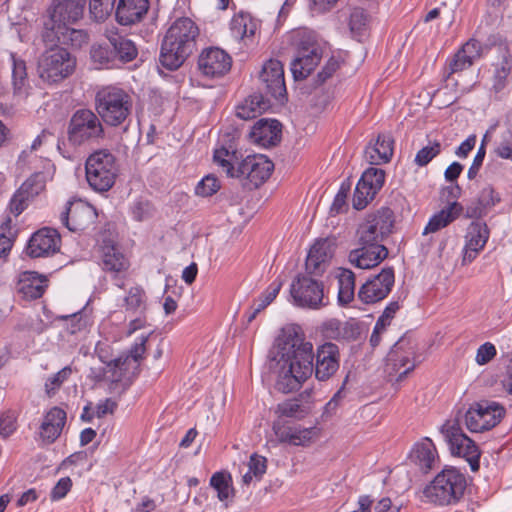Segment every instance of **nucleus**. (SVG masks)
Wrapping results in <instances>:
<instances>
[{
    "instance_id": "1",
    "label": "nucleus",
    "mask_w": 512,
    "mask_h": 512,
    "mask_svg": "<svg viewBox=\"0 0 512 512\" xmlns=\"http://www.w3.org/2000/svg\"><path fill=\"white\" fill-rule=\"evenodd\" d=\"M276 389L282 393L299 390L313 373V344L295 330L277 339Z\"/></svg>"
},
{
    "instance_id": "2",
    "label": "nucleus",
    "mask_w": 512,
    "mask_h": 512,
    "mask_svg": "<svg viewBox=\"0 0 512 512\" xmlns=\"http://www.w3.org/2000/svg\"><path fill=\"white\" fill-rule=\"evenodd\" d=\"M198 34L199 29L190 18L175 20L162 41L160 64L170 71L178 69L192 54Z\"/></svg>"
},
{
    "instance_id": "3",
    "label": "nucleus",
    "mask_w": 512,
    "mask_h": 512,
    "mask_svg": "<svg viewBox=\"0 0 512 512\" xmlns=\"http://www.w3.org/2000/svg\"><path fill=\"white\" fill-rule=\"evenodd\" d=\"M289 41L295 51L290 64L293 77L295 80L305 79L319 64L324 44L314 31L307 28L293 30Z\"/></svg>"
},
{
    "instance_id": "4",
    "label": "nucleus",
    "mask_w": 512,
    "mask_h": 512,
    "mask_svg": "<svg viewBox=\"0 0 512 512\" xmlns=\"http://www.w3.org/2000/svg\"><path fill=\"white\" fill-rule=\"evenodd\" d=\"M95 106L100 118L110 126L125 124L133 108L132 97L124 89L107 85L95 96Z\"/></svg>"
},
{
    "instance_id": "5",
    "label": "nucleus",
    "mask_w": 512,
    "mask_h": 512,
    "mask_svg": "<svg viewBox=\"0 0 512 512\" xmlns=\"http://www.w3.org/2000/svg\"><path fill=\"white\" fill-rule=\"evenodd\" d=\"M466 486L465 475L454 467H447L424 487L423 495L429 502L451 505L463 497Z\"/></svg>"
},
{
    "instance_id": "6",
    "label": "nucleus",
    "mask_w": 512,
    "mask_h": 512,
    "mask_svg": "<svg viewBox=\"0 0 512 512\" xmlns=\"http://www.w3.org/2000/svg\"><path fill=\"white\" fill-rule=\"evenodd\" d=\"M86 179L97 192H107L115 183L118 168L116 159L107 150L92 153L85 163Z\"/></svg>"
},
{
    "instance_id": "7",
    "label": "nucleus",
    "mask_w": 512,
    "mask_h": 512,
    "mask_svg": "<svg viewBox=\"0 0 512 512\" xmlns=\"http://www.w3.org/2000/svg\"><path fill=\"white\" fill-rule=\"evenodd\" d=\"M75 67V57L61 47L46 50L38 61L39 76L47 83L61 82L74 72Z\"/></svg>"
},
{
    "instance_id": "8",
    "label": "nucleus",
    "mask_w": 512,
    "mask_h": 512,
    "mask_svg": "<svg viewBox=\"0 0 512 512\" xmlns=\"http://www.w3.org/2000/svg\"><path fill=\"white\" fill-rule=\"evenodd\" d=\"M99 117L89 109L77 110L69 121L68 141L75 146L99 142L104 137V127Z\"/></svg>"
},
{
    "instance_id": "9",
    "label": "nucleus",
    "mask_w": 512,
    "mask_h": 512,
    "mask_svg": "<svg viewBox=\"0 0 512 512\" xmlns=\"http://www.w3.org/2000/svg\"><path fill=\"white\" fill-rule=\"evenodd\" d=\"M440 430L449 446L451 454L463 457L469 463L472 471H478L480 467V449L462 431L459 423L457 421H446Z\"/></svg>"
},
{
    "instance_id": "10",
    "label": "nucleus",
    "mask_w": 512,
    "mask_h": 512,
    "mask_svg": "<svg viewBox=\"0 0 512 512\" xmlns=\"http://www.w3.org/2000/svg\"><path fill=\"white\" fill-rule=\"evenodd\" d=\"M148 339L149 335H140L126 355L109 361L105 376L113 383L129 380L134 376L139 369L140 361L144 358Z\"/></svg>"
},
{
    "instance_id": "11",
    "label": "nucleus",
    "mask_w": 512,
    "mask_h": 512,
    "mask_svg": "<svg viewBox=\"0 0 512 512\" xmlns=\"http://www.w3.org/2000/svg\"><path fill=\"white\" fill-rule=\"evenodd\" d=\"M393 225L394 215L390 208L383 207L368 214L357 229L358 244L383 245Z\"/></svg>"
},
{
    "instance_id": "12",
    "label": "nucleus",
    "mask_w": 512,
    "mask_h": 512,
    "mask_svg": "<svg viewBox=\"0 0 512 512\" xmlns=\"http://www.w3.org/2000/svg\"><path fill=\"white\" fill-rule=\"evenodd\" d=\"M505 413V408L495 401H480L465 412L464 422L470 432L480 433L498 425Z\"/></svg>"
},
{
    "instance_id": "13",
    "label": "nucleus",
    "mask_w": 512,
    "mask_h": 512,
    "mask_svg": "<svg viewBox=\"0 0 512 512\" xmlns=\"http://www.w3.org/2000/svg\"><path fill=\"white\" fill-rule=\"evenodd\" d=\"M274 169L273 162L265 155H248L237 163L235 178H239L249 188H257L263 184Z\"/></svg>"
},
{
    "instance_id": "14",
    "label": "nucleus",
    "mask_w": 512,
    "mask_h": 512,
    "mask_svg": "<svg viewBox=\"0 0 512 512\" xmlns=\"http://www.w3.org/2000/svg\"><path fill=\"white\" fill-rule=\"evenodd\" d=\"M291 296L299 307L319 309L327 305L323 284L308 275L298 276L291 284Z\"/></svg>"
},
{
    "instance_id": "15",
    "label": "nucleus",
    "mask_w": 512,
    "mask_h": 512,
    "mask_svg": "<svg viewBox=\"0 0 512 512\" xmlns=\"http://www.w3.org/2000/svg\"><path fill=\"white\" fill-rule=\"evenodd\" d=\"M96 218V209L81 199L68 201L60 214V221L72 232L85 230Z\"/></svg>"
},
{
    "instance_id": "16",
    "label": "nucleus",
    "mask_w": 512,
    "mask_h": 512,
    "mask_svg": "<svg viewBox=\"0 0 512 512\" xmlns=\"http://www.w3.org/2000/svg\"><path fill=\"white\" fill-rule=\"evenodd\" d=\"M395 282L394 270L385 267L373 278L367 280L358 291V298L365 304H374L385 299Z\"/></svg>"
},
{
    "instance_id": "17",
    "label": "nucleus",
    "mask_w": 512,
    "mask_h": 512,
    "mask_svg": "<svg viewBox=\"0 0 512 512\" xmlns=\"http://www.w3.org/2000/svg\"><path fill=\"white\" fill-rule=\"evenodd\" d=\"M384 181V170L375 167L366 169L356 185L353 207L357 210L364 209L382 188Z\"/></svg>"
},
{
    "instance_id": "18",
    "label": "nucleus",
    "mask_w": 512,
    "mask_h": 512,
    "mask_svg": "<svg viewBox=\"0 0 512 512\" xmlns=\"http://www.w3.org/2000/svg\"><path fill=\"white\" fill-rule=\"evenodd\" d=\"M272 430L277 443L303 447L309 446L319 434L317 427L290 425L280 420L273 423Z\"/></svg>"
},
{
    "instance_id": "19",
    "label": "nucleus",
    "mask_w": 512,
    "mask_h": 512,
    "mask_svg": "<svg viewBox=\"0 0 512 512\" xmlns=\"http://www.w3.org/2000/svg\"><path fill=\"white\" fill-rule=\"evenodd\" d=\"M263 89L277 101H282L286 95L283 65L279 60L270 59L264 63L260 73Z\"/></svg>"
},
{
    "instance_id": "20",
    "label": "nucleus",
    "mask_w": 512,
    "mask_h": 512,
    "mask_svg": "<svg viewBox=\"0 0 512 512\" xmlns=\"http://www.w3.org/2000/svg\"><path fill=\"white\" fill-rule=\"evenodd\" d=\"M232 59L218 47L204 49L198 59V67L203 75L211 78L225 75L231 68Z\"/></svg>"
},
{
    "instance_id": "21",
    "label": "nucleus",
    "mask_w": 512,
    "mask_h": 512,
    "mask_svg": "<svg viewBox=\"0 0 512 512\" xmlns=\"http://www.w3.org/2000/svg\"><path fill=\"white\" fill-rule=\"evenodd\" d=\"M85 2L86 0H53L49 10L51 29L76 23L83 15Z\"/></svg>"
},
{
    "instance_id": "22",
    "label": "nucleus",
    "mask_w": 512,
    "mask_h": 512,
    "mask_svg": "<svg viewBox=\"0 0 512 512\" xmlns=\"http://www.w3.org/2000/svg\"><path fill=\"white\" fill-rule=\"evenodd\" d=\"M490 231L485 222L472 221L466 230L464 236L465 245L463 247V262L471 263L482 251L489 239Z\"/></svg>"
},
{
    "instance_id": "23",
    "label": "nucleus",
    "mask_w": 512,
    "mask_h": 512,
    "mask_svg": "<svg viewBox=\"0 0 512 512\" xmlns=\"http://www.w3.org/2000/svg\"><path fill=\"white\" fill-rule=\"evenodd\" d=\"M66 418V412L63 409L52 407L43 416L36 440L42 445L54 443L62 433Z\"/></svg>"
},
{
    "instance_id": "24",
    "label": "nucleus",
    "mask_w": 512,
    "mask_h": 512,
    "mask_svg": "<svg viewBox=\"0 0 512 512\" xmlns=\"http://www.w3.org/2000/svg\"><path fill=\"white\" fill-rule=\"evenodd\" d=\"M339 348L327 342L317 348L315 377L319 381L331 378L339 369Z\"/></svg>"
},
{
    "instance_id": "25",
    "label": "nucleus",
    "mask_w": 512,
    "mask_h": 512,
    "mask_svg": "<svg viewBox=\"0 0 512 512\" xmlns=\"http://www.w3.org/2000/svg\"><path fill=\"white\" fill-rule=\"evenodd\" d=\"M99 253L101 267L104 271L117 276L128 270L130 266L129 259L112 240L103 239Z\"/></svg>"
},
{
    "instance_id": "26",
    "label": "nucleus",
    "mask_w": 512,
    "mask_h": 512,
    "mask_svg": "<svg viewBox=\"0 0 512 512\" xmlns=\"http://www.w3.org/2000/svg\"><path fill=\"white\" fill-rule=\"evenodd\" d=\"M282 126L275 119L258 120L249 133L250 141L259 147L269 148L277 145L281 140Z\"/></svg>"
},
{
    "instance_id": "27",
    "label": "nucleus",
    "mask_w": 512,
    "mask_h": 512,
    "mask_svg": "<svg viewBox=\"0 0 512 512\" xmlns=\"http://www.w3.org/2000/svg\"><path fill=\"white\" fill-rule=\"evenodd\" d=\"M60 236L55 229L43 228L32 235L27 254L33 258L44 257L59 250Z\"/></svg>"
},
{
    "instance_id": "28",
    "label": "nucleus",
    "mask_w": 512,
    "mask_h": 512,
    "mask_svg": "<svg viewBox=\"0 0 512 512\" xmlns=\"http://www.w3.org/2000/svg\"><path fill=\"white\" fill-rule=\"evenodd\" d=\"M388 256L384 245L358 244L349 253V262L359 269H371L379 265Z\"/></svg>"
},
{
    "instance_id": "29",
    "label": "nucleus",
    "mask_w": 512,
    "mask_h": 512,
    "mask_svg": "<svg viewBox=\"0 0 512 512\" xmlns=\"http://www.w3.org/2000/svg\"><path fill=\"white\" fill-rule=\"evenodd\" d=\"M45 187V176L35 173L28 178L16 191L10 201V210L16 216L27 207L28 201L38 195Z\"/></svg>"
},
{
    "instance_id": "30",
    "label": "nucleus",
    "mask_w": 512,
    "mask_h": 512,
    "mask_svg": "<svg viewBox=\"0 0 512 512\" xmlns=\"http://www.w3.org/2000/svg\"><path fill=\"white\" fill-rule=\"evenodd\" d=\"M321 333L326 339L338 342L354 341L360 335V327L355 319L340 321L332 318L321 325Z\"/></svg>"
},
{
    "instance_id": "31",
    "label": "nucleus",
    "mask_w": 512,
    "mask_h": 512,
    "mask_svg": "<svg viewBox=\"0 0 512 512\" xmlns=\"http://www.w3.org/2000/svg\"><path fill=\"white\" fill-rule=\"evenodd\" d=\"M47 282L44 275L34 271H24L18 275L16 291L26 300H35L44 294L48 286Z\"/></svg>"
},
{
    "instance_id": "32",
    "label": "nucleus",
    "mask_w": 512,
    "mask_h": 512,
    "mask_svg": "<svg viewBox=\"0 0 512 512\" xmlns=\"http://www.w3.org/2000/svg\"><path fill=\"white\" fill-rule=\"evenodd\" d=\"M334 246L328 239H319L310 248L306 259V270L309 273L320 274L322 267L333 256Z\"/></svg>"
},
{
    "instance_id": "33",
    "label": "nucleus",
    "mask_w": 512,
    "mask_h": 512,
    "mask_svg": "<svg viewBox=\"0 0 512 512\" xmlns=\"http://www.w3.org/2000/svg\"><path fill=\"white\" fill-rule=\"evenodd\" d=\"M149 8L148 0H119L116 19L121 25H131L140 21Z\"/></svg>"
},
{
    "instance_id": "34",
    "label": "nucleus",
    "mask_w": 512,
    "mask_h": 512,
    "mask_svg": "<svg viewBox=\"0 0 512 512\" xmlns=\"http://www.w3.org/2000/svg\"><path fill=\"white\" fill-rule=\"evenodd\" d=\"M463 212V206L459 202H451L440 211L433 214L423 230V235L436 233L447 227L460 217Z\"/></svg>"
},
{
    "instance_id": "35",
    "label": "nucleus",
    "mask_w": 512,
    "mask_h": 512,
    "mask_svg": "<svg viewBox=\"0 0 512 512\" xmlns=\"http://www.w3.org/2000/svg\"><path fill=\"white\" fill-rule=\"evenodd\" d=\"M411 461L423 472L430 471L438 460L436 447L428 437L417 442L410 453Z\"/></svg>"
},
{
    "instance_id": "36",
    "label": "nucleus",
    "mask_w": 512,
    "mask_h": 512,
    "mask_svg": "<svg viewBox=\"0 0 512 512\" xmlns=\"http://www.w3.org/2000/svg\"><path fill=\"white\" fill-rule=\"evenodd\" d=\"M415 367L410 353L401 351L400 348H393L388 356L386 362V370L390 377L395 376L396 381H402L408 373Z\"/></svg>"
},
{
    "instance_id": "37",
    "label": "nucleus",
    "mask_w": 512,
    "mask_h": 512,
    "mask_svg": "<svg viewBox=\"0 0 512 512\" xmlns=\"http://www.w3.org/2000/svg\"><path fill=\"white\" fill-rule=\"evenodd\" d=\"M259 29V23L249 13L235 14L230 21V32L237 41H251Z\"/></svg>"
},
{
    "instance_id": "38",
    "label": "nucleus",
    "mask_w": 512,
    "mask_h": 512,
    "mask_svg": "<svg viewBox=\"0 0 512 512\" xmlns=\"http://www.w3.org/2000/svg\"><path fill=\"white\" fill-rule=\"evenodd\" d=\"M394 141L390 135H378L374 144L365 149L366 160L373 165H380L390 161L393 155Z\"/></svg>"
},
{
    "instance_id": "39",
    "label": "nucleus",
    "mask_w": 512,
    "mask_h": 512,
    "mask_svg": "<svg viewBox=\"0 0 512 512\" xmlns=\"http://www.w3.org/2000/svg\"><path fill=\"white\" fill-rule=\"evenodd\" d=\"M270 107V102L262 94H252L236 107V116L249 120L264 113Z\"/></svg>"
},
{
    "instance_id": "40",
    "label": "nucleus",
    "mask_w": 512,
    "mask_h": 512,
    "mask_svg": "<svg viewBox=\"0 0 512 512\" xmlns=\"http://www.w3.org/2000/svg\"><path fill=\"white\" fill-rule=\"evenodd\" d=\"M108 40L113 48L115 59L118 58L121 62L126 63L137 57L138 50L132 40L116 33L108 36Z\"/></svg>"
},
{
    "instance_id": "41",
    "label": "nucleus",
    "mask_w": 512,
    "mask_h": 512,
    "mask_svg": "<svg viewBox=\"0 0 512 512\" xmlns=\"http://www.w3.org/2000/svg\"><path fill=\"white\" fill-rule=\"evenodd\" d=\"M338 279V302L344 306L349 304L355 297V275L346 268L339 269Z\"/></svg>"
},
{
    "instance_id": "42",
    "label": "nucleus",
    "mask_w": 512,
    "mask_h": 512,
    "mask_svg": "<svg viewBox=\"0 0 512 512\" xmlns=\"http://www.w3.org/2000/svg\"><path fill=\"white\" fill-rule=\"evenodd\" d=\"M210 486L217 492L221 502H226L234 495L232 476L228 472H215L210 478Z\"/></svg>"
},
{
    "instance_id": "43",
    "label": "nucleus",
    "mask_w": 512,
    "mask_h": 512,
    "mask_svg": "<svg viewBox=\"0 0 512 512\" xmlns=\"http://www.w3.org/2000/svg\"><path fill=\"white\" fill-rule=\"evenodd\" d=\"M282 287V281L279 279H275L268 288L261 294V296L253 303L251 306V313L247 316L248 322L253 321L257 314L264 310L268 305H270L278 293L280 292Z\"/></svg>"
},
{
    "instance_id": "44",
    "label": "nucleus",
    "mask_w": 512,
    "mask_h": 512,
    "mask_svg": "<svg viewBox=\"0 0 512 512\" xmlns=\"http://www.w3.org/2000/svg\"><path fill=\"white\" fill-rule=\"evenodd\" d=\"M53 31L58 41L70 44L73 47H81L88 40L87 33L84 30L72 28L70 25H59Z\"/></svg>"
},
{
    "instance_id": "45",
    "label": "nucleus",
    "mask_w": 512,
    "mask_h": 512,
    "mask_svg": "<svg viewBox=\"0 0 512 512\" xmlns=\"http://www.w3.org/2000/svg\"><path fill=\"white\" fill-rule=\"evenodd\" d=\"M124 302L125 310L128 314L146 313L147 311L146 294L139 286L129 289Z\"/></svg>"
},
{
    "instance_id": "46",
    "label": "nucleus",
    "mask_w": 512,
    "mask_h": 512,
    "mask_svg": "<svg viewBox=\"0 0 512 512\" xmlns=\"http://www.w3.org/2000/svg\"><path fill=\"white\" fill-rule=\"evenodd\" d=\"M510 73L511 61L507 57H503L500 62L494 64L492 73V89L495 92H500L506 87Z\"/></svg>"
},
{
    "instance_id": "47",
    "label": "nucleus",
    "mask_w": 512,
    "mask_h": 512,
    "mask_svg": "<svg viewBox=\"0 0 512 512\" xmlns=\"http://www.w3.org/2000/svg\"><path fill=\"white\" fill-rule=\"evenodd\" d=\"M90 56L96 69L110 68L115 61L113 48L110 49L106 45H93L90 50Z\"/></svg>"
},
{
    "instance_id": "48",
    "label": "nucleus",
    "mask_w": 512,
    "mask_h": 512,
    "mask_svg": "<svg viewBox=\"0 0 512 512\" xmlns=\"http://www.w3.org/2000/svg\"><path fill=\"white\" fill-rule=\"evenodd\" d=\"M12 64V82L16 93L21 94L27 81L26 63L18 58L15 53L9 54Z\"/></svg>"
},
{
    "instance_id": "49",
    "label": "nucleus",
    "mask_w": 512,
    "mask_h": 512,
    "mask_svg": "<svg viewBox=\"0 0 512 512\" xmlns=\"http://www.w3.org/2000/svg\"><path fill=\"white\" fill-rule=\"evenodd\" d=\"M213 160L229 177L234 178L236 173L235 162L237 160L235 151H229L225 147L217 148L214 151Z\"/></svg>"
},
{
    "instance_id": "50",
    "label": "nucleus",
    "mask_w": 512,
    "mask_h": 512,
    "mask_svg": "<svg viewBox=\"0 0 512 512\" xmlns=\"http://www.w3.org/2000/svg\"><path fill=\"white\" fill-rule=\"evenodd\" d=\"M277 411L280 416L302 419L309 414L310 408L302 405L298 400H287L278 405Z\"/></svg>"
},
{
    "instance_id": "51",
    "label": "nucleus",
    "mask_w": 512,
    "mask_h": 512,
    "mask_svg": "<svg viewBox=\"0 0 512 512\" xmlns=\"http://www.w3.org/2000/svg\"><path fill=\"white\" fill-rule=\"evenodd\" d=\"M63 318L67 321L66 328L71 334L86 330L92 323L90 316L87 314L86 307L77 313Z\"/></svg>"
},
{
    "instance_id": "52",
    "label": "nucleus",
    "mask_w": 512,
    "mask_h": 512,
    "mask_svg": "<svg viewBox=\"0 0 512 512\" xmlns=\"http://www.w3.org/2000/svg\"><path fill=\"white\" fill-rule=\"evenodd\" d=\"M115 3L116 0H90V14L98 22L105 21L113 12Z\"/></svg>"
},
{
    "instance_id": "53",
    "label": "nucleus",
    "mask_w": 512,
    "mask_h": 512,
    "mask_svg": "<svg viewBox=\"0 0 512 512\" xmlns=\"http://www.w3.org/2000/svg\"><path fill=\"white\" fill-rule=\"evenodd\" d=\"M221 188L219 179L214 174L204 176L195 186L194 192L199 197H210Z\"/></svg>"
},
{
    "instance_id": "54",
    "label": "nucleus",
    "mask_w": 512,
    "mask_h": 512,
    "mask_svg": "<svg viewBox=\"0 0 512 512\" xmlns=\"http://www.w3.org/2000/svg\"><path fill=\"white\" fill-rule=\"evenodd\" d=\"M72 374L71 366H65L57 373L51 375L46 379L45 382V392L51 397L56 394V392L60 389L62 384L66 382Z\"/></svg>"
},
{
    "instance_id": "55",
    "label": "nucleus",
    "mask_w": 512,
    "mask_h": 512,
    "mask_svg": "<svg viewBox=\"0 0 512 512\" xmlns=\"http://www.w3.org/2000/svg\"><path fill=\"white\" fill-rule=\"evenodd\" d=\"M440 152L441 143L434 141L417 152L414 163L419 167H424L438 156Z\"/></svg>"
},
{
    "instance_id": "56",
    "label": "nucleus",
    "mask_w": 512,
    "mask_h": 512,
    "mask_svg": "<svg viewBox=\"0 0 512 512\" xmlns=\"http://www.w3.org/2000/svg\"><path fill=\"white\" fill-rule=\"evenodd\" d=\"M13 246V235L9 221L0 225V260L6 258Z\"/></svg>"
},
{
    "instance_id": "57",
    "label": "nucleus",
    "mask_w": 512,
    "mask_h": 512,
    "mask_svg": "<svg viewBox=\"0 0 512 512\" xmlns=\"http://www.w3.org/2000/svg\"><path fill=\"white\" fill-rule=\"evenodd\" d=\"M153 208L149 201L136 199L131 205V214L134 220L143 221L152 216Z\"/></svg>"
},
{
    "instance_id": "58",
    "label": "nucleus",
    "mask_w": 512,
    "mask_h": 512,
    "mask_svg": "<svg viewBox=\"0 0 512 512\" xmlns=\"http://www.w3.org/2000/svg\"><path fill=\"white\" fill-rule=\"evenodd\" d=\"M473 61L466 57L464 53L459 49L449 60H448V75L461 72L473 65Z\"/></svg>"
},
{
    "instance_id": "59",
    "label": "nucleus",
    "mask_w": 512,
    "mask_h": 512,
    "mask_svg": "<svg viewBox=\"0 0 512 512\" xmlns=\"http://www.w3.org/2000/svg\"><path fill=\"white\" fill-rule=\"evenodd\" d=\"M367 25V15L361 8H355L350 14L349 26L351 32L356 35H361Z\"/></svg>"
},
{
    "instance_id": "60",
    "label": "nucleus",
    "mask_w": 512,
    "mask_h": 512,
    "mask_svg": "<svg viewBox=\"0 0 512 512\" xmlns=\"http://www.w3.org/2000/svg\"><path fill=\"white\" fill-rule=\"evenodd\" d=\"M350 191V184L343 182L334 197L331 205V213L339 214L344 211L347 206L346 200Z\"/></svg>"
},
{
    "instance_id": "61",
    "label": "nucleus",
    "mask_w": 512,
    "mask_h": 512,
    "mask_svg": "<svg viewBox=\"0 0 512 512\" xmlns=\"http://www.w3.org/2000/svg\"><path fill=\"white\" fill-rule=\"evenodd\" d=\"M16 415L14 412L8 411L0 417V435L3 437H9L17 429Z\"/></svg>"
},
{
    "instance_id": "62",
    "label": "nucleus",
    "mask_w": 512,
    "mask_h": 512,
    "mask_svg": "<svg viewBox=\"0 0 512 512\" xmlns=\"http://www.w3.org/2000/svg\"><path fill=\"white\" fill-rule=\"evenodd\" d=\"M497 354L496 347L491 342L479 346L476 352L475 361L478 365L489 363Z\"/></svg>"
},
{
    "instance_id": "63",
    "label": "nucleus",
    "mask_w": 512,
    "mask_h": 512,
    "mask_svg": "<svg viewBox=\"0 0 512 512\" xmlns=\"http://www.w3.org/2000/svg\"><path fill=\"white\" fill-rule=\"evenodd\" d=\"M400 309V304L398 301H391L385 307L383 313L379 316L376 321V325L385 329L390 325L392 319L394 318L396 312Z\"/></svg>"
},
{
    "instance_id": "64",
    "label": "nucleus",
    "mask_w": 512,
    "mask_h": 512,
    "mask_svg": "<svg viewBox=\"0 0 512 512\" xmlns=\"http://www.w3.org/2000/svg\"><path fill=\"white\" fill-rule=\"evenodd\" d=\"M72 487V481L69 477H63L58 480L52 488L50 498L52 501H59L63 499Z\"/></svg>"
}]
</instances>
